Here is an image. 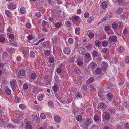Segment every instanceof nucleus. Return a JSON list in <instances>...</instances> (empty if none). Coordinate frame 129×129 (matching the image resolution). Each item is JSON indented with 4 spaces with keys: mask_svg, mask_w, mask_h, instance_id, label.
I'll return each instance as SVG.
<instances>
[{
    "mask_svg": "<svg viewBox=\"0 0 129 129\" xmlns=\"http://www.w3.org/2000/svg\"><path fill=\"white\" fill-rule=\"evenodd\" d=\"M49 60L50 62L53 63L54 62L55 59L53 57H51L49 58Z\"/></svg>",
    "mask_w": 129,
    "mask_h": 129,
    "instance_id": "30",
    "label": "nucleus"
},
{
    "mask_svg": "<svg viewBox=\"0 0 129 129\" xmlns=\"http://www.w3.org/2000/svg\"><path fill=\"white\" fill-rule=\"evenodd\" d=\"M6 92L7 94L10 95L11 93V90L9 88H7L6 90Z\"/></svg>",
    "mask_w": 129,
    "mask_h": 129,
    "instance_id": "41",
    "label": "nucleus"
},
{
    "mask_svg": "<svg viewBox=\"0 0 129 129\" xmlns=\"http://www.w3.org/2000/svg\"><path fill=\"white\" fill-rule=\"evenodd\" d=\"M124 50V47L123 46L119 47L118 48L117 50L118 52L121 53L123 52Z\"/></svg>",
    "mask_w": 129,
    "mask_h": 129,
    "instance_id": "12",
    "label": "nucleus"
},
{
    "mask_svg": "<svg viewBox=\"0 0 129 129\" xmlns=\"http://www.w3.org/2000/svg\"><path fill=\"white\" fill-rule=\"evenodd\" d=\"M95 72L96 73L98 74H99L101 72V70L99 68H97L95 71Z\"/></svg>",
    "mask_w": 129,
    "mask_h": 129,
    "instance_id": "55",
    "label": "nucleus"
},
{
    "mask_svg": "<svg viewBox=\"0 0 129 129\" xmlns=\"http://www.w3.org/2000/svg\"><path fill=\"white\" fill-rule=\"evenodd\" d=\"M124 126L126 129H129V123L127 122H125L124 123Z\"/></svg>",
    "mask_w": 129,
    "mask_h": 129,
    "instance_id": "22",
    "label": "nucleus"
},
{
    "mask_svg": "<svg viewBox=\"0 0 129 129\" xmlns=\"http://www.w3.org/2000/svg\"><path fill=\"white\" fill-rule=\"evenodd\" d=\"M94 119L95 121H97L99 119V117L98 115H95L94 117Z\"/></svg>",
    "mask_w": 129,
    "mask_h": 129,
    "instance_id": "52",
    "label": "nucleus"
},
{
    "mask_svg": "<svg viewBox=\"0 0 129 129\" xmlns=\"http://www.w3.org/2000/svg\"><path fill=\"white\" fill-rule=\"evenodd\" d=\"M111 39L112 41L114 42H115L117 41V38L116 36H113L111 38Z\"/></svg>",
    "mask_w": 129,
    "mask_h": 129,
    "instance_id": "28",
    "label": "nucleus"
},
{
    "mask_svg": "<svg viewBox=\"0 0 129 129\" xmlns=\"http://www.w3.org/2000/svg\"><path fill=\"white\" fill-rule=\"evenodd\" d=\"M54 79L55 80V81L57 82L58 83L59 81L58 79V76L56 75H55Z\"/></svg>",
    "mask_w": 129,
    "mask_h": 129,
    "instance_id": "57",
    "label": "nucleus"
},
{
    "mask_svg": "<svg viewBox=\"0 0 129 129\" xmlns=\"http://www.w3.org/2000/svg\"><path fill=\"white\" fill-rule=\"evenodd\" d=\"M108 44V42L106 41H104L102 43V46L104 47H106Z\"/></svg>",
    "mask_w": 129,
    "mask_h": 129,
    "instance_id": "25",
    "label": "nucleus"
},
{
    "mask_svg": "<svg viewBox=\"0 0 129 129\" xmlns=\"http://www.w3.org/2000/svg\"><path fill=\"white\" fill-rule=\"evenodd\" d=\"M76 119L77 120L80 121L82 119V116L80 115H78L76 117Z\"/></svg>",
    "mask_w": 129,
    "mask_h": 129,
    "instance_id": "40",
    "label": "nucleus"
},
{
    "mask_svg": "<svg viewBox=\"0 0 129 129\" xmlns=\"http://www.w3.org/2000/svg\"><path fill=\"white\" fill-rule=\"evenodd\" d=\"M97 64L95 62H92L89 66V67L92 69H94L97 67Z\"/></svg>",
    "mask_w": 129,
    "mask_h": 129,
    "instance_id": "5",
    "label": "nucleus"
},
{
    "mask_svg": "<svg viewBox=\"0 0 129 129\" xmlns=\"http://www.w3.org/2000/svg\"><path fill=\"white\" fill-rule=\"evenodd\" d=\"M5 13L6 15L8 17L10 18L12 17V14L11 12L9 10H6L5 11Z\"/></svg>",
    "mask_w": 129,
    "mask_h": 129,
    "instance_id": "10",
    "label": "nucleus"
},
{
    "mask_svg": "<svg viewBox=\"0 0 129 129\" xmlns=\"http://www.w3.org/2000/svg\"><path fill=\"white\" fill-rule=\"evenodd\" d=\"M30 55L31 58H34L35 55V53L33 51H31L30 53Z\"/></svg>",
    "mask_w": 129,
    "mask_h": 129,
    "instance_id": "35",
    "label": "nucleus"
},
{
    "mask_svg": "<svg viewBox=\"0 0 129 129\" xmlns=\"http://www.w3.org/2000/svg\"><path fill=\"white\" fill-rule=\"evenodd\" d=\"M94 79L93 77H91L87 81V82L88 83H90L92 82L93 81Z\"/></svg>",
    "mask_w": 129,
    "mask_h": 129,
    "instance_id": "21",
    "label": "nucleus"
},
{
    "mask_svg": "<svg viewBox=\"0 0 129 129\" xmlns=\"http://www.w3.org/2000/svg\"><path fill=\"white\" fill-rule=\"evenodd\" d=\"M108 110L110 111L111 114L114 113L116 111L115 109L113 107L111 108L108 109Z\"/></svg>",
    "mask_w": 129,
    "mask_h": 129,
    "instance_id": "23",
    "label": "nucleus"
},
{
    "mask_svg": "<svg viewBox=\"0 0 129 129\" xmlns=\"http://www.w3.org/2000/svg\"><path fill=\"white\" fill-rule=\"evenodd\" d=\"M70 62L71 63H72L74 62L75 58L73 56H71L70 57Z\"/></svg>",
    "mask_w": 129,
    "mask_h": 129,
    "instance_id": "47",
    "label": "nucleus"
},
{
    "mask_svg": "<svg viewBox=\"0 0 129 129\" xmlns=\"http://www.w3.org/2000/svg\"><path fill=\"white\" fill-rule=\"evenodd\" d=\"M48 104L49 106L51 108H52L53 107V102L51 101H50L48 102Z\"/></svg>",
    "mask_w": 129,
    "mask_h": 129,
    "instance_id": "45",
    "label": "nucleus"
},
{
    "mask_svg": "<svg viewBox=\"0 0 129 129\" xmlns=\"http://www.w3.org/2000/svg\"><path fill=\"white\" fill-rule=\"evenodd\" d=\"M44 53L46 56H48L50 54V52L49 50H47L45 51Z\"/></svg>",
    "mask_w": 129,
    "mask_h": 129,
    "instance_id": "44",
    "label": "nucleus"
},
{
    "mask_svg": "<svg viewBox=\"0 0 129 129\" xmlns=\"http://www.w3.org/2000/svg\"><path fill=\"white\" fill-rule=\"evenodd\" d=\"M107 97L108 100H110L113 98V95L110 93H108L107 95Z\"/></svg>",
    "mask_w": 129,
    "mask_h": 129,
    "instance_id": "9",
    "label": "nucleus"
},
{
    "mask_svg": "<svg viewBox=\"0 0 129 129\" xmlns=\"http://www.w3.org/2000/svg\"><path fill=\"white\" fill-rule=\"evenodd\" d=\"M51 83V79H49L47 80H45V83L46 85H48L50 84Z\"/></svg>",
    "mask_w": 129,
    "mask_h": 129,
    "instance_id": "20",
    "label": "nucleus"
},
{
    "mask_svg": "<svg viewBox=\"0 0 129 129\" xmlns=\"http://www.w3.org/2000/svg\"><path fill=\"white\" fill-rule=\"evenodd\" d=\"M43 96L42 94H39L38 97V100L40 101H42L43 100Z\"/></svg>",
    "mask_w": 129,
    "mask_h": 129,
    "instance_id": "39",
    "label": "nucleus"
},
{
    "mask_svg": "<svg viewBox=\"0 0 129 129\" xmlns=\"http://www.w3.org/2000/svg\"><path fill=\"white\" fill-rule=\"evenodd\" d=\"M76 96L75 99H80L82 97V94L79 92H77Z\"/></svg>",
    "mask_w": 129,
    "mask_h": 129,
    "instance_id": "11",
    "label": "nucleus"
},
{
    "mask_svg": "<svg viewBox=\"0 0 129 129\" xmlns=\"http://www.w3.org/2000/svg\"><path fill=\"white\" fill-rule=\"evenodd\" d=\"M54 26L55 27L59 28L62 26V24L61 22H58L55 23Z\"/></svg>",
    "mask_w": 129,
    "mask_h": 129,
    "instance_id": "7",
    "label": "nucleus"
},
{
    "mask_svg": "<svg viewBox=\"0 0 129 129\" xmlns=\"http://www.w3.org/2000/svg\"><path fill=\"white\" fill-rule=\"evenodd\" d=\"M42 30L44 33L48 31V29L46 27H44L42 28Z\"/></svg>",
    "mask_w": 129,
    "mask_h": 129,
    "instance_id": "63",
    "label": "nucleus"
},
{
    "mask_svg": "<svg viewBox=\"0 0 129 129\" xmlns=\"http://www.w3.org/2000/svg\"><path fill=\"white\" fill-rule=\"evenodd\" d=\"M37 77V75L36 73H32L30 75V77L33 79H36Z\"/></svg>",
    "mask_w": 129,
    "mask_h": 129,
    "instance_id": "16",
    "label": "nucleus"
},
{
    "mask_svg": "<svg viewBox=\"0 0 129 129\" xmlns=\"http://www.w3.org/2000/svg\"><path fill=\"white\" fill-rule=\"evenodd\" d=\"M20 12L22 14H23L25 13V9L23 7H22L21 8L20 10Z\"/></svg>",
    "mask_w": 129,
    "mask_h": 129,
    "instance_id": "26",
    "label": "nucleus"
},
{
    "mask_svg": "<svg viewBox=\"0 0 129 129\" xmlns=\"http://www.w3.org/2000/svg\"><path fill=\"white\" fill-rule=\"evenodd\" d=\"M94 20V18L93 17H91L88 18L87 20L88 23H90L92 22Z\"/></svg>",
    "mask_w": 129,
    "mask_h": 129,
    "instance_id": "18",
    "label": "nucleus"
},
{
    "mask_svg": "<svg viewBox=\"0 0 129 129\" xmlns=\"http://www.w3.org/2000/svg\"><path fill=\"white\" fill-rule=\"evenodd\" d=\"M98 54V52L94 50L92 52V55L93 57H95L97 56Z\"/></svg>",
    "mask_w": 129,
    "mask_h": 129,
    "instance_id": "34",
    "label": "nucleus"
},
{
    "mask_svg": "<svg viewBox=\"0 0 129 129\" xmlns=\"http://www.w3.org/2000/svg\"><path fill=\"white\" fill-rule=\"evenodd\" d=\"M85 48L87 50L91 49L93 48V46L91 44H89L85 46Z\"/></svg>",
    "mask_w": 129,
    "mask_h": 129,
    "instance_id": "17",
    "label": "nucleus"
},
{
    "mask_svg": "<svg viewBox=\"0 0 129 129\" xmlns=\"http://www.w3.org/2000/svg\"><path fill=\"white\" fill-rule=\"evenodd\" d=\"M26 129H31L32 127L31 125L28 124V123H27L26 125Z\"/></svg>",
    "mask_w": 129,
    "mask_h": 129,
    "instance_id": "58",
    "label": "nucleus"
},
{
    "mask_svg": "<svg viewBox=\"0 0 129 129\" xmlns=\"http://www.w3.org/2000/svg\"><path fill=\"white\" fill-rule=\"evenodd\" d=\"M35 16L36 17L40 18L41 16V14L40 12H38L35 14Z\"/></svg>",
    "mask_w": 129,
    "mask_h": 129,
    "instance_id": "48",
    "label": "nucleus"
},
{
    "mask_svg": "<svg viewBox=\"0 0 129 129\" xmlns=\"http://www.w3.org/2000/svg\"><path fill=\"white\" fill-rule=\"evenodd\" d=\"M88 36L90 39H92L93 38L94 36V34L92 33H90L88 35Z\"/></svg>",
    "mask_w": 129,
    "mask_h": 129,
    "instance_id": "37",
    "label": "nucleus"
},
{
    "mask_svg": "<svg viewBox=\"0 0 129 129\" xmlns=\"http://www.w3.org/2000/svg\"><path fill=\"white\" fill-rule=\"evenodd\" d=\"M125 62L126 63H128L129 62V57L126 56L125 59Z\"/></svg>",
    "mask_w": 129,
    "mask_h": 129,
    "instance_id": "54",
    "label": "nucleus"
},
{
    "mask_svg": "<svg viewBox=\"0 0 129 129\" xmlns=\"http://www.w3.org/2000/svg\"><path fill=\"white\" fill-rule=\"evenodd\" d=\"M23 89L26 90L28 88V86L27 84L25 83L23 85Z\"/></svg>",
    "mask_w": 129,
    "mask_h": 129,
    "instance_id": "42",
    "label": "nucleus"
},
{
    "mask_svg": "<svg viewBox=\"0 0 129 129\" xmlns=\"http://www.w3.org/2000/svg\"><path fill=\"white\" fill-rule=\"evenodd\" d=\"M123 106L126 107H128L129 106V103L128 102H124L123 104Z\"/></svg>",
    "mask_w": 129,
    "mask_h": 129,
    "instance_id": "46",
    "label": "nucleus"
},
{
    "mask_svg": "<svg viewBox=\"0 0 129 129\" xmlns=\"http://www.w3.org/2000/svg\"><path fill=\"white\" fill-rule=\"evenodd\" d=\"M10 85L11 86L12 89L15 90V86L16 85V81L15 79H12L10 81Z\"/></svg>",
    "mask_w": 129,
    "mask_h": 129,
    "instance_id": "1",
    "label": "nucleus"
},
{
    "mask_svg": "<svg viewBox=\"0 0 129 129\" xmlns=\"http://www.w3.org/2000/svg\"><path fill=\"white\" fill-rule=\"evenodd\" d=\"M100 6L102 9H105L106 8L107 5L106 3L105 2H103L102 3Z\"/></svg>",
    "mask_w": 129,
    "mask_h": 129,
    "instance_id": "13",
    "label": "nucleus"
},
{
    "mask_svg": "<svg viewBox=\"0 0 129 129\" xmlns=\"http://www.w3.org/2000/svg\"><path fill=\"white\" fill-rule=\"evenodd\" d=\"M95 44L96 46L99 47L101 45V43L99 40H96L95 41Z\"/></svg>",
    "mask_w": 129,
    "mask_h": 129,
    "instance_id": "27",
    "label": "nucleus"
},
{
    "mask_svg": "<svg viewBox=\"0 0 129 129\" xmlns=\"http://www.w3.org/2000/svg\"><path fill=\"white\" fill-rule=\"evenodd\" d=\"M116 12L118 13H121L122 12V9L121 8H119L117 9Z\"/></svg>",
    "mask_w": 129,
    "mask_h": 129,
    "instance_id": "29",
    "label": "nucleus"
},
{
    "mask_svg": "<svg viewBox=\"0 0 129 129\" xmlns=\"http://www.w3.org/2000/svg\"><path fill=\"white\" fill-rule=\"evenodd\" d=\"M112 60L115 63H116L118 61L116 57H114V58H113Z\"/></svg>",
    "mask_w": 129,
    "mask_h": 129,
    "instance_id": "64",
    "label": "nucleus"
},
{
    "mask_svg": "<svg viewBox=\"0 0 129 129\" xmlns=\"http://www.w3.org/2000/svg\"><path fill=\"white\" fill-rule=\"evenodd\" d=\"M83 60L80 57H78L76 60V63L77 65L79 66H81L83 65Z\"/></svg>",
    "mask_w": 129,
    "mask_h": 129,
    "instance_id": "2",
    "label": "nucleus"
},
{
    "mask_svg": "<svg viewBox=\"0 0 129 129\" xmlns=\"http://www.w3.org/2000/svg\"><path fill=\"white\" fill-rule=\"evenodd\" d=\"M21 49L22 50L23 53L25 55H26L27 54V52L26 51V49L25 50V48L24 47H22Z\"/></svg>",
    "mask_w": 129,
    "mask_h": 129,
    "instance_id": "43",
    "label": "nucleus"
},
{
    "mask_svg": "<svg viewBox=\"0 0 129 129\" xmlns=\"http://www.w3.org/2000/svg\"><path fill=\"white\" fill-rule=\"evenodd\" d=\"M79 52L80 54L82 55H83L85 53L84 50L82 47H81L79 48Z\"/></svg>",
    "mask_w": 129,
    "mask_h": 129,
    "instance_id": "14",
    "label": "nucleus"
},
{
    "mask_svg": "<svg viewBox=\"0 0 129 129\" xmlns=\"http://www.w3.org/2000/svg\"><path fill=\"white\" fill-rule=\"evenodd\" d=\"M26 27L28 29H29L31 28V24L29 22L27 23L26 24Z\"/></svg>",
    "mask_w": 129,
    "mask_h": 129,
    "instance_id": "33",
    "label": "nucleus"
},
{
    "mask_svg": "<svg viewBox=\"0 0 129 129\" xmlns=\"http://www.w3.org/2000/svg\"><path fill=\"white\" fill-rule=\"evenodd\" d=\"M5 41V38L3 37H0V41L2 43H3Z\"/></svg>",
    "mask_w": 129,
    "mask_h": 129,
    "instance_id": "49",
    "label": "nucleus"
},
{
    "mask_svg": "<svg viewBox=\"0 0 129 129\" xmlns=\"http://www.w3.org/2000/svg\"><path fill=\"white\" fill-rule=\"evenodd\" d=\"M112 27L115 29H116L118 27V24L116 22L113 23L112 25Z\"/></svg>",
    "mask_w": 129,
    "mask_h": 129,
    "instance_id": "24",
    "label": "nucleus"
},
{
    "mask_svg": "<svg viewBox=\"0 0 129 129\" xmlns=\"http://www.w3.org/2000/svg\"><path fill=\"white\" fill-rule=\"evenodd\" d=\"M110 118V115L109 114H106L105 117V118L106 120H109Z\"/></svg>",
    "mask_w": 129,
    "mask_h": 129,
    "instance_id": "56",
    "label": "nucleus"
},
{
    "mask_svg": "<svg viewBox=\"0 0 129 129\" xmlns=\"http://www.w3.org/2000/svg\"><path fill=\"white\" fill-rule=\"evenodd\" d=\"M56 71L57 73L60 74L61 72V70L60 68H58L56 69Z\"/></svg>",
    "mask_w": 129,
    "mask_h": 129,
    "instance_id": "59",
    "label": "nucleus"
},
{
    "mask_svg": "<svg viewBox=\"0 0 129 129\" xmlns=\"http://www.w3.org/2000/svg\"><path fill=\"white\" fill-rule=\"evenodd\" d=\"M80 30L79 27H78L76 28L75 30V32L76 34L78 35H79L80 33Z\"/></svg>",
    "mask_w": 129,
    "mask_h": 129,
    "instance_id": "15",
    "label": "nucleus"
},
{
    "mask_svg": "<svg viewBox=\"0 0 129 129\" xmlns=\"http://www.w3.org/2000/svg\"><path fill=\"white\" fill-rule=\"evenodd\" d=\"M63 52L65 54H68L70 53L71 50L69 47H66L64 48Z\"/></svg>",
    "mask_w": 129,
    "mask_h": 129,
    "instance_id": "4",
    "label": "nucleus"
},
{
    "mask_svg": "<svg viewBox=\"0 0 129 129\" xmlns=\"http://www.w3.org/2000/svg\"><path fill=\"white\" fill-rule=\"evenodd\" d=\"M54 120L57 123H59L61 121V119L60 116L58 115H55L53 117Z\"/></svg>",
    "mask_w": 129,
    "mask_h": 129,
    "instance_id": "3",
    "label": "nucleus"
},
{
    "mask_svg": "<svg viewBox=\"0 0 129 129\" xmlns=\"http://www.w3.org/2000/svg\"><path fill=\"white\" fill-rule=\"evenodd\" d=\"M42 25L43 26H45L46 25H48V23L47 21L44 20H43L42 21Z\"/></svg>",
    "mask_w": 129,
    "mask_h": 129,
    "instance_id": "53",
    "label": "nucleus"
},
{
    "mask_svg": "<svg viewBox=\"0 0 129 129\" xmlns=\"http://www.w3.org/2000/svg\"><path fill=\"white\" fill-rule=\"evenodd\" d=\"M25 74V71L24 70H21L19 71V74L21 76H23Z\"/></svg>",
    "mask_w": 129,
    "mask_h": 129,
    "instance_id": "19",
    "label": "nucleus"
},
{
    "mask_svg": "<svg viewBox=\"0 0 129 129\" xmlns=\"http://www.w3.org/2000/svg\"><path fill=\"white\" fill-rule=\"evenodd\" d=\"M58 88V87L56 85H54L52 88L53 90L54 91H56L57 90Z\"/></svg>",
    "mask_w": 129,
    "mask_h": 129,
    "instance_id": "50",
    "label": "nucleus"
},
{
    "mask_svg": "<svg viewBox=\"0 0 129 129\" xmlns=\"http://www.w3.org/2000/svg\"><path fill=\"white\" fill-rule=\"evenodd\" d=\"M101 49L102 50H101V51L104 53L107 52L108 50V49L106 48H104Z\"/></svg>",
    "mask_w": 129,
    "mask_h": 129,
    "instance_id": "51",
    "label": "nucleus"
},
{
    "mask_svg": "<svg viewBox=\"0 0 129 129\" xmlns=\"http://www.w3.org/2000/svg\"><path fill=\"white\" fill-rule=\"evenodd\" d=\"M71 22L69 21H67L66 22L65 24L66 26L68 27H70L71 25Z\"/></svg>",
    "mask_w": 129,
    "mask_h": 129,
    "instance_id": "38",
    "label": "nucleus"
},
{
    "mask_svg": "<svg viewBox=\"0 0 129 129\" xmlns=\"http://www.w3.org/2000/svg\"><path fill=\"white\" fill-rule=\"evenodd\" d=\"M107 18H109L112 17L113 16V13L112 12H109V13H107Z\"/></svg>",
    "mask_w": 129,
    "mask_h": 129,
    "instance_id": "32",
    "label": "nucleus"
},
{
    "mask_svg": "<svg viewBox=\"0 0 129 129\" xmlns=\"http://www.w3.org/2000/svg\"><path fill=\"white\" fill-rule=\"evenodd\" d=\"M98 107H99L101 109L105 108V105L104 103L101 102L99 104Z\"/></svg>",
    "mask_w": 129,
    "mask_h": 129,
    "instance_id": "8",
    "label": "nucleus"
},
{
    "mask_svg": "<svg viewBox=\"0 0 129 129\" xmlns=\"http://www.w3.org/2000/svg\"><path fill=\"white\" fill-rule=\"evenodd\" d=\"M72 18L76 21H78L80 19V17L78 16H72Z\"/></svg>",
    "mask_w": 129,
    "mask_h": 129,
    "instance_id": "36",
    "label": "nucleus"
},
{
    "mask_svg": "<svg viewBox=\"0 0 129 129\" xmlns=\"http://www.w3.org/2000/svg\"><path fill=\"white\" fill-rule=\"evenodd\" d=\"M40 117L42 119H44L45 118L46 116L45 114L42 113L40 115Z\"/></svg>",
    "mask_w": 129,
    "mask_h": 129,
    "instance_id": "62",
    "label": "nucleus"
},
{
    "mask_svg": "<svg viewBox=\"0 0 129 129\" xmlns=\"http://www.w3.org/2000/svg\"><path fill=\"white\" fill-rule=\"evenodd\" d=\"M16 5L12 3L8 5V8L9 9H14L16 8Z\"/></svg>",
    "mask_w": 129,
    "mask_h": 129,
    "instance_id": "6",
    "label": "nucleus"
},
{
    "mask_svg": "<svg viewBox=\"0 0 129 129\" xmlns=\"http://www.w3.org/2000/svg\"><path fill=\"white\" fill-rule=\"evenodd\" d=\"M90 121L88 119H87L85 120L84 123L86 125H88L90 124Z\"/></svg>",
    "mask_w": 129,
    "mask_h": 129,
    "instance_id": "31",
    "label": "nucleus"
},
{
    "mask_svg": "<svg viewBox=\"0 0 129 129\" xmlns=\"http://www.w3.org/2000/svg\"><path fill=\"white\" fill-rule=\"evenodd\" d=\"M33 117V119L34 120L36 121H37L38 119V117L37 115H35L34 117Z\"/></svg>",
    "mask_w": 129,
    "mask_h": 129,
    "instance_id": "61",
    "label": "nucleus"
},
{
    "mask_svg": "<svg viewBox=\"0 0 129 129\" xmlns=\"http://www.w3.org/2000/svg\"><path fill=\"white\" fill-rule=\"evenodd\" d=\"M85 57L87 58H88L90 57V55L89 53L86 54L85 55Z\"/></svg>",
    "mask_w": 129,
    "mask_h": 129,
    "instance_id": "60",
    "label": "nucleus"
}]
</instances>
